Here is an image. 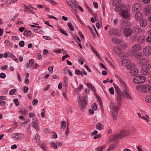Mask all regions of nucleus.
<instances>
[{
    "instance_id": "1",
    "label": "nucleus",
    "mask_w": 151,
    "mask_h": 151,
    "mask_svg": "<svg viewBox=\"0 0 151 151\" xmlns=\"http://www.w3.org/2000/svg\"><path fill=\"white\" fill-rule=\"evenodd\" d=\"M113 84L115 91L117 92L116 97L117 98L118 106L121 105L122 101V93L121 92L120 89L116 85L115 83H114Z\"/></svg>"
},
{
    "instance_id": "2",
    "label": "nucleus",
    "mask_w": 151,
    "mask_h": 151,
    "mask_svg": "<svg viewBox=\"0 0 151 151\" xmlns=\"http://www.w3.org/2000/svg\"><path fill=\"white\" fill-rule=\"evenodd\" d=\"M121 64L123 66L126 67L128 70L131 69L132 67H134V65L132 64L131 61L129 60H122L121 61Z\"/></svg>"
},
{
    "instance_id": "3",
    "label": "nucleus",
    "mask_w": 151,
    "mask_h": 151,
    "mask_svg": "<svg viewBox=\"0 0 151 151\" xmlns=\"http://www.w3.org/2000/svg\"><path fill=\"white\" fill-rule=\"evenodd\" d=\"M110 106L113 119L114 120H116L117 116V107L112 102H111Z\"/></svg>"
},
{
    "instance_id": "4",
    "label": "nucleus",
    "mask_w": 151,
    "mask_h": 151,
    "mask_svg": "<svg viewBox=\"0 0 151 151\" xmlns=\"http://www.w3.org/2000/svg\"><path fill=\"white\" fill-rule=\"evenodd\" d=\"M136 88L140 92H147L151 89V85L148 84L138 86Z\"/></svg>"
},
{
    "instance_id": "5",
    "label": "nucleus",
    "mask_w": 151,
    "mask_h": 151,
    "mask_svg": "<svg viewBox=\"0 0 151 151\" xmlns=\"http://www.w3.org/2000/svg\"><path fill=\"white\" fill-rule=\"evenodd\" d=\"M151 67L150 64L143 65L141 66V68L142 69L141 73L142 74L145 75H146L148 74V71L150 69Z\"/></svg>"
},
{
    "instance_id": "6",
    "label": "nucleus",
    "mask_w": 151,
    "mask_h": 151,
    "mask_svg": "<svg viewBox=\"0 0 151 151\" xmlns=\"http://www.w3.org/2000/svg\"><path fill=\"white\" fill-rule=\"evenodd\" d=\"M146 79L145 77L142 76H137L135 77L133 81L136 83H142L144 82Z\"/></svg>"
},
{
    "instance_id": "7",
    "label": "nucleus",
    "mask_w": 151,
    "mask_h": 151,
    "mask_svg": "<svg viewBox=\"0 0 151 151\" xmlns=\"http://www.w3.org/2000/svg\"><path fill=\"white\" fill-rule=\"evenodd\" d=\"M128 91V88H126L124 89L123 90L122 93V98L124 96L127 99L131 100L132 99V98L131 96L127 92Z\"/></svg>"
},
{
    "instance_id": "8",
    "label": "nucleus",
    "mask_w": 151,
    "mask_h": 151,
    "mask_svg": "<svg viewBox=\"0 0 151 151\" xmlns=\"http://www.w3.org/2000/svg\"><path fill=\"white\" fill-rule=\"evenodd\" d=\"M132 32V29L129 28H124L123 31V34L126 37H128L131 36Z\"/></svg>"
},
{
    "instance_id": "9",
    "label": "nucleus",
    "mask_w": 151,
    "mask_h": 151,
    "mask_svg": "<svg viewBox=\"0 0 151 151\" xmlns=\"http://www.w3.org/2000/svg\"><path fill=\"white\" fill-rule=\"evenodd\" d=\"M109 33L111 35H116L118 36L120 35V31L114 28H111L109 30Z\"/></svg>"
},
{
    "instance_id": "10",
    "label": "nucleus",
    "mask_w": 151,
    "mask_h": 151,
    "mask_svg": "<svg viewBox=\"0 0 151 151\" xmlns=\"http://www.w3.org/2000/svg\"><path fill=\"white\" fill-rule=\"evenodd\" d=\"M143 52L146 56H149L151 54V47L147 46L143 50Z\"/></svg>"
},
{
    "instance_id": "11",
    "label": "nucleus",
    "mask_w": 151,
    "mask_h": 151,
    "mask_svg": "<svg viewBox=\"0 0 151 151\" xmlns=\"http://www.w3.org/2000/svg\"><path fill=\"white\" fill-rule=\"evenodd\" d=\"M121 14L122 16L125 18L127 19L129 18V16L128 10L127 9H123L122 12Z\"/></svg>"
},
{
    "instance_id": "12",
    "label": "nucleus",
    "mask_w": 151,
    "mask_h": 151,
    "mask_svg": "<svg viewBox=\"0 0 151 151\" xmlns=\"http://www.w3.org/2000/svg\"><path fill=\"white\" fill-rule=\"evenodd\" d=\"M120 137L122 138L125 137L129 135V131L127 130H121L120 132Z\"/></svg>"
},
{
    "instance_id": "13",
    "label": "nucleus",
    "mask_w": 151,
    "mask_h": 151,
    "mask_svg": "<svg viewBox=\"0 0 151 151\" xmlns=\"http://www.w3.org/2000/svg\"><path fill=\"white\" fill-rule=\"evenodd\" d=\"M110 138L112 139L113 141L116 140H119L122 138L120 137V134H115L113 135L110 136Z\"/></svg>"
},
{
    "instance_id": "14",
    "label": "nucleus",
    "mask_w": 151,
    "mask_h": 151,
    "mask_svg": "<svg viewBox=\"0 0 151 151\" xmlns=\"http://www.w3.org/2000/svg\"><path fill=\"white\" fill-rule=\"evenodd\" d=\"M149 59L147 58H141L138 61V63L140 64H146V63H148Z\"/></svg>"
},
{
    "instance_id": "15",
    "label": "nucleus",
    "mask_w": 151,
    "mask_h": 151,
    "mask_svg": "<svg viewBox=\"0 0 151 151\" xmlns=\"http://www.w3.org/2000/svg\"><path fill=\"white\" fill-rule=\"evenodd\" d=\"M79 101L80 102L78 101V102L80 108L82 109L85 108L87 104V102H86V101H83V100H81L80 99Z\"/></svg>"
},
{
    "instance_id": "16",
    "label": "nucleus",
    "mask_w": 151,
    "mask_h": 151,
    "mask_svg": "<svg viewBox=\"0 0 151 151\" xmlns=\"http://www.w3.org/2000/svg\"><path fill=\"white\" fill-rule=\"evenodd\" d=\"M130 73L132 76H134L138 74V70L137 69L132 67Z\"/></svg>"
},
{
    "instance_id": "17",
    "label": "nucleus",
    "mask_w": 151,
    "mask_h": 151,
    "mask_svg": "<svg viewBox=\"0 0 151 151\" xmlns=\"http://www.w3.org/2000/svg\"><path fill=\"white\" fill-rule=\"evenodd\" d=\"M117 145V142H114L110 145L108 148L106 150V151H110L111 150L114 149Z\"/></svg>"
},
{
    "instance_id": "18",
    "label": "nucleus",
    "mask_w": 151,
    "mask_h": 151,
    "mask_svg": "<svg viewBox=\"0 0 151 151\" xmlns=\"http://www.w3.org/2000/svg\"><path fill=\"white\" fill-rule=\"evenodd\" d=\"M141 46L138 44H136L132 47L133 51L134 52H136L140 50Z\"/></svg>"
},
{
    "instance_id": "19",
    "label": "nucleus",
    "mask_w": 151,
    "mask_h": 151,
    "mask_svg": "<svg viewBox=\"0 0 151 151\" xmlns=\"http://www.w3.org/2000/svg\"><path fill=\"white\" fill-rule=\"evenodd\" d=\"M139 5L137 4H134L132 7V11L134 12H136L138 11L139 8Z\"/></svg>"
},
{
    "instance_id": "20",
    "label": "nucleus",
    "mask_w": 151,
    "mask_h": 151,
    "mask_svg": "<svg viewBox=\"0 0 151 151\" xmlns=\"http://www.w3.org/2000/svg\"><path fill=\"white\" fill-rule=\"evenodd\" d=\"M12 136L13 138H15L17 139H20L23 136V135L19 133H14L12 135Z\"/></svg>"
},
{
    "instance_id": "21",
    "label": "nucleus",
    "mask_w": 151,
    "mask_h": 151,
    "mask_svg": "<svg viewBox=\"0 0 151 151\" xmlns=\"http://www.w3.org/2000/svg\"><path fill=\"white\" fill-rule=\"evenodd\" d=\"M123 6V4H119L117 6H116L115 8V11L116 12L121 11L122 10Z\"/></svg>"
},
{
    "instance_id": "22",
    "label": "nucleus",
    "mask_w": 151,
    "mask_h": 151,
    "mask_svg": "<svg viewBox=\"0 0 151 151\" xmlns=\"http://www.w3.org/2000/svg\"><path fill=\"white\" fill-rule=\"evenodd\" d=\"M145 40V38L144 36L143 35H141L139 36L138 38L137 42L139 44L142 43Z\"/></svg>"
},
{
    "instance_id": "23",
    "label": "nucleus",
    "mask_w": 151,
    "mask_h": 151,
    "mask_svg": "<svg viewBox=\"0 0 151 151\" xmlns=\"http://www.w3.org/2000/svg\"><path fill=\"white\" fill-rule=\"evenodd\" d=\"M142 14L140 12H137L135 15V19L138 20H140L142 17Z\"/></svg>"
},
{
    "instance_id": "24",
    "label": "nucleus",
    "mask_w": 151,
    "mask_h": 151,
    "mask_svg": "<svg viewBox=\"0 0 151 151\" xmlns=\"http://www.w3.org/2000/svg\"><path fill=\"white\" fill-rule=\"evenodd\" d=\"M113 50L115 53L117 54H120L121 52V48L119 47H114Z\"/></svg>"
},
{
    "instance_id": "25",
    "label": "nucleus",
    "mask_w": 151,
    "mask_h": 151,
    "mask_svg": "<svg viewBox=\"0 0 151 151\" xmlns=\"http://www.w3.org/2000/svg\"><path fill=\"white\" fill-rule=\"evenodd\" d=\"M140 24L141 27H145L147 24V22L145 19H143L140 21Z\"/></svg>"
},
{
    "instance_id": "26",
    "label": "nucleus",
    "mask_w": 151,
    "mask_h": 151,
    "mask_svg": "<svg viewBox=\"0 0 151 151\" xmlns=\"http://www.w3.org/2000/svg\"><path fill=\"white\" fill-rule=\"evenodd\" d=\"M32 34L31 31L27 29H25L23 35L25 36H30Z\"/></svg>"
},
{
    "instance_id": "27",
    "label": "nucleus",
    "mask_w": 151,
    "mask_h": 151,
    "mask_svg": "<svg viewBox=\"0 0 151 151\" xmlns=\"http://www.w3.org/2000/svg\"><path fill=\"white\" fill-rule=\"evenodd\" d=\"M121 0H113L112 4L114 6H116L121 3Z\"/></svg>"
},
{
    "instance_id": "28",
    "label": "nucleus",
    "mask_w": 151,
    "mask_h": 151,
    "mask_svg": "<svg viewBox=\"0 0 151 151\" xmlns=\"http://www.w3.org/2000/svg\"><path fill=\"white\" fill-rule=\"evenodd\" d=\"M96 128L98 129L101 130L104 128V127L101 124L98 123L96 125Z\"/></svg>"
},
{
    "instance_id": "29",
    "label": "nucleus",
    "mask_w": 151,
    "mask_h": 151,
    "mask_svg": "<svg viewBox=\"0 0 151 151\" xmlns=\"http://www.w3.org/2000/svg\"><path fill=\"white\" fill-rule=\"evenodd\" d=\"M87 86L88 88H91V89L94 92L96 91V90L94 87L90 83H87Z\"/></svg>"
},
{
    "instance_id": "30",
    "label": "nucleus",
    "mask_w": 151,
    "mask_h": 151,
    "mask_svg": "<svg viewBox=\"0 0 151 151\" xmlns=\"http://www.w3.org/2000/svg\"><path fill=\"white\" fill-rule=\"evenodd\" d=\"M25 7V10H24L25 11L27 12H29L31 13H32L33 14H34V12H33L32 10L29 7H27L25 5H24Z\"/></svg>"
},
{
    "instance_id": "31",
    "label": "nucleus",
    "mask_w": 151,
    "mask_h": 151,
    "mask_svg": "<svg viewBox=\"0 0 151 151\" xmlns=\"http://www.w3.org/2000/svg\"><path fill=\"white\" fill-rule=\"evenodd\" d=\"M134 56L136 58H142L143 56V55L140 52H138L137 53L135 54Z\"/></svg>"
},
{
    "instance_id": "32",
    "label": "nucleus",
    "mask_w": 151,
    "mask_h": 151,
    "mask_svg": "<svg viewBox=\"0 0 151 151\" xmlns=\"http://www.w3.org/2000/svg\"><path fill=\"white\" fill-rule=\"evenodd\" d=\"M145 101L147 103L151 102V95L146 96L145 98Z\"/></svg>"
},
{
    "instance_id": "33",
    "label": "nucleus",
    "mask_w": 151,
    "mask_h": 151,
    "mask_svg": "<svg viewBox=\"0 0 151 151\" xmlns=\"http://www.w3.org/2000/svg\"><path fill=\"white\" fill-rule=\"evenodd\" d=\"M133 30L135 31L136 33H140L141 32V30L140 29V27L138 26H136L134 27Z\"/></svg>"
},
{
    "instance_id": "34",
    "label": "nucleus",
    "mask_w": 151,
    "mask_h": 151,
    "mask_svg": "<svg viewBox=\"0 0 151 151\" xmlns=\"http://www.w3.org/2000/svg\"><path fill=\"white\" fill-rule=\"evenodd\" d=\"M29 66L30 67H32L34 66V60L31 59L29 60Z\"/></svg>"
},
{
    "instance_id": "35",
    "label": "nucleus",
    "mask_w": 151,
    "mask_h": 151,
    "mask_svg": "<svg viewBox=\"0 0 151 151\" xmlns=\"http://www.w3.org/2000/svg\"><path fill=\"white\" fill-rule=\"evenodd\" d=\"M142 119L145 120L147 122L149 121V116L147 114H145V116H142Z\"/></svg>"
},
{
    "instance_id": "36",
    "label": "nucleus",
    "mask_w": 151,
    "mask_h": 151,
    "mask_svg": "<svg viewBox=\"0 0 151 151\" xmlns=\"http://www.w3.org/2000/svg\"><path fill=\"white\" fill-rule=\"evenodd\" d=\"M67 25H68V27L70 29L71 31H73V30L74 29V27L73 26L71 23L68 22V23Z\"/></svg>"
},
{
    "instance_id": "37",
    "label": "nucleus",
    "mask_w": 151,
    "mask_h": 151,
    "mask_svg": "<svg viewBox=\"0 0 151 151\" xmlns=\"http://www.w3.org/2000/svg\"><path fill=\"white\" fill-rule=\"evenodd\" d=\"M75 74L78 75H81L82 77L83 75L82 72L78 69H76Z\"/></svg>"
},
{
    "instance_id": "38",
    "label": "nucleus",
    "mask_w": 151,
    "mask_h": 151,
    "mask_svg": "<svg viewBox=\"0 0 151 151\" xmlns=\"http://www.w3.org/2000/svg\"><path fill=\"white\" fill-rule=\"evenodd\" d=\"M68 78L65 76L64 78V86L65 87H67L68 86V81L67 79Z\"/></svg>"
},
{
    "instance_id": "39",
    "label": "nucleus",
    "mask_w": 151,
    "mask_h": 151,
    "mask_svg": "<svg viewBox=\"0 0 151 151\" xmlns=\"http://www.w3.org/2000/svg\"><path fill=\"white\" fill-rule=\"evenodd\" d=\"M144 11L146 13L147 15H149V13L150 12V10L148 7L145 8L144 10Z\"/></svg>"
},
{
    "instance_id": "40",
    "label": "nucleus",
    "mask_w": 151,
    "mask_h": 151,
    "mask_svg": "<svg viewBox=\"0 0 151 151\" xmlns=\"http://www.w3.org/2000/svg\"><path fill=\"white\" fill-rule=\"evenodd\" d=\"M59 31L60 32L62 33L63 34H64L66 36H68V34L67 33L66 31H65L64 30L62 29L61 28H60L59 29Z\"/></svg>"
},
{
    "instance_id": "41",
    "label": "nucleus",
    "mask_w": 151,
    "mask_h": 151,
    "mask_svg": "<svg viewBox=\"0 0 151 151\" xmlns=\"http://www.w3.org/2000/svg\"><path fill=\"white\" fill-rule=\"evenodd\" d=\"M61 127L64 129L65 128L66 122L65 121H62L61 122Z\"/></svg>"
},
{
    "instance_id": "42",
    "label": "nucleus",
    "mask_w": 151,
    "mask_h": 151,
    "mask_svg": "<svg viewBox=\"0 0 151 151\" xmlns=\"http://www.w3.org/2000/svg\"><path fill=\"white\" fill-rule=\"evenodd\" d=\"M111 41L115 44L118 43L119 42L118 40L116 38H113L111 39Z\"/></svg>"
},
{
    "instance_id": "43",
    "label": "nucleus",
    "mask_w": 151,
    "mask_h": 151,
    "mask_svg": "<svg viewBox=\"0 0 151 151\" xmlns=\"http://www.w3.org/2000/svg\"><path fill=\"white\" fill-rule=\"evenodd\" d=\"M35 139L36 140L37 142L38 143H39L40 142V139L39 135H38V134H36L35 135Z\"/></svg>"
},
{
    "instance_id": "44",
    "label": "nucleus",
    "mask_w": 151,
    "mask_h": 151,
    "mask_svg": "<svg viewBox=\"0 0 151 151\" xmlns=\"http://www.w3.org/2000/svg\"><path fill=\"white\" fill-rule=\"evenodd\" d=\"M33 126L37 125L38 124V122L36 118L34 119L32 122Z\"/></svg>"
},
{
    "instance_id": "45",
    "label": "nucleus",
    "mask_w": 151,
    "mask_h": 151,
    "mask_svg": "<svg viewBox=\"0 0 151 151\" xmlns=\"http://www.w3.org/2000/svg\"><path fill=\"white\" fill-rule=\"evenodd\" d=\"M91 108L94 110H96L97 109V105L96 103H94L91 106Z\"/></svg>"
},
{
    "instance_id": "46",
    "label": "nucleus",
    "mask_w": 151,
    "mask_h": 151,
    "mask_svg": "<svg viewBox=\"0 0 151 151\" xmlns=\"http://www.w3.org/2000/svg\"><path fill=\"white\" fill-rule=\"evenodd\" d=\"M17 90L15 88L12 89L9 92V94L10 95H12L16 92Z\"/></svg>"
},
{
    "instance_id": "47",
    "label": "nucleus",
    "mask_w": 151,
    "mask_h": 151,
    "mask_svg": "<svg viewBox=\"0 0 151 151\" xmlns=\"http://www.w3.org/2000/svg\"><path fill=\"white\" fill-rule=\"evenodd\" d=\"M51 146L55 149L58 148V147L56 143H54V142H52L50 143Z\"/></svg>"
},
{
    "instance_id": "48",
    "label": "nucleus",
    "mask_w": 151,
    "mask_h": 151,
    "mask_svg": "<svg viewBox=\"0 0 151 151\" xmlns=\"http://www.w3.org/2000/svg\"><path fill=\"white\" fill-rule=\"evenodd\" d=\"M38 27H36L35 28L33 29L34 31L37 33H39L41 32H42V31L40 29H39Z\"/></svg>"
},
{
    "instance_id": "49",
    "label": "nucleus",
    "mask_w": 151,
    "mask_h": 151,
    "mask_svg": "<svg viewBox=\"0 0 151 151\" xmlns=\"http://www.w3.org/2000/svg\"><path fill=\"white\" fill-rule=\"evenodd\" d=\"M121 55H122L123 58H126L128 57V54L125 52H123L121 54Z\"/></svg>"
},
{
    "instance_id": "50",
    "label": "nucleus",
    "mask_w": 151,
    "mask_h": 151,
    "mask_svg": "<svg viewBox=\"0 0 151 151\" xmlns=\"http://www.w3.org/2000/svg\"><path fill=\"white\" fill-rule=\"evenodd\" d=\"M66 2L70 6H71L72 5H74V4L71 0H66Z\"/></svg>"
},
{
    "instance_id": "51",
    "label": "nucleus",
    "mask_w": 151,
    "mask_h": 151,
    "mask_svg": "<svg viewBox=\"0 0 151 151\" xmlns=\"http://www.w3.org/2000/svg\"><path fill=\"white\" fill-rule=\"evenodd\" d=\"M28 90H29V88L27 87L26 86H24V88H23V90L24 91V93H27V92L28 91Z\"/></svg>"
},
{
    "instance_id": "52",
    "label": "nucleus",
    "mask_w": 151,
    "mask_h": 151,
    "mask_svg": "<svg viewBox=\"0 0 151 151\" xmlns=\"http://www.w3.org/2000/svg\"><path fill=\"white\" fill-rule=\"evenodd\" d=\"M27 111L25 110V109H22L21 111H20V113L22 114H26V112H27Z\"/></svg>"
},
{
    "instance_id": "53",
    "label": "nucleus",
    "mask_w": 151,
    "mask_h": 151,
    "mask_svg": "<svg viewBox=\"0 0 151 151\" xmlns=\"http://www.w3.org/2000/svg\"><path fill=\"white\" fill-rule=\"evenodd\" d=\"M87 27L90 30L92 34L93 35V36H94V35H95V32L93 31V30L92 29V28L90 26H88Z\"/></svg>"
},
{
    "instance_id": "54",
    "label": "nucleus",
    "mask_w": 151,
    "mask_h": 151,
    "mask_svg": "<svg viewBox=\"0 0 151 151\" xmlns=\"http://www.w3.org/2000/svg\"><path fill=\"white\" fill-rule=\"evenodd\" d=\"M35 129L36 130L37 132H38L40 131L39 127V123L37 125H36L35 126H33Z\"/></svg>"
},
{
    "instance_id": "55",
    "label": "nucleus",
    "mask_w": 151,
    "mask_h": 151,
    "mask_svg": "<svg viewBox=\"0 0 151 151\" xmlns=\"http://www.w3.org/2000/svg\"><path fill=\"white\" fill-rule=\"evenodd\" d=\"M14 102L15 103V104L17 106H18L19 105V103L18 101V100L17 99H14L13 100Z\"/></svg>"
},
{
    "instance_id": "56",
    "label": "nucleus",
    "mask_w": 151,
    "mask_h": 151,
    "mask_svg": "<svg viewBox=\"0 0 151 151\" xmlns=\"http://www.w3.org/2000/svg\"><path fill=\"white\" fill-rule=\"evenodd\" d=\"M19 45L21 47H23L24 45V42L23 41H20L19 43Z\"/></svg>"
},
{
    "instance_id": "57",
    "label": "nucleus",
    "mask_w": 151,
    "mask_h": 151,
    "mask_svg": "<svg viewBox=\"0 0 151 151\" xmlns=\"http://www.w3.org/2000/svg\"><path fill=\"white\" fill-rule=\"evenodd\" d=\"M147 42L149 43L151 42V37L150 36H147L146 39Z\"/></svg>"
},
{
    "instance_id": "58",
    "label": "nucleus",
    "mask_w": 151,
    "mask_h": 151,
    "mask_svg": "<svg viewBox=\"0 0 151 151\" xmlns=\"http://www.w3.org/2000/svg\"><path fill=\"white\" fill-rule=\"evenodd\" d=\"M40 146L42 149L44 150H45V147L46 146L45 144L42 143L40 145Z\"/></svg>"
},
{
    "instance_id": "59",
    "label": "nucleus",
    "mask_w": 151,
    "mask_h": 151,
    "mask_svg": "<svg viewBox=\"0 0 151 151\" xmlns=\"http://www.w3.org/2000/svg\"><path fill=\"white\" fill-rule=\"evenodd\" d=\"M45 110L44 109H42V112L41 113V115L42 117H44L45 116Z\"/></svg>"
},
{
    "instance_id": "60",
    "label": "nucleus",
    "mask_w": 151,
    "mask_h": 151,
    "mask_svg": "<svg viewBox=\"0 0 151 151\" xmlns=\"http://www.w3.org/2000/svg\"><path fill=\"white\" fill-rule=\"evenodd\" d=\"M109 91L110 93L111 94H113L114 93V91L113 88L112 87L109 89Z\"/></svg>"
},
{
    "instance_id": "61",
    "label": "nucleus",
    "mask_w": 151,
    "mask_h": 151,
    "mask_svg": "<svg viewBox=\"0 0 151 151\" xmlns=\"http://www.w3.org/2000/svg\"><path fill=\"white\" fill-rule=\"evenodd\" d=\"M67 71L68 72V74L70 76H72V73L70 70H65L64 72H65V73H66Z\"/></svg>"
},
{
    "instance_id": "62",
    "label": "nucleus",
    "mask_w": 151,
    "mask_h": 151,
    "mask_svg": "<svg viewBox=\"0 0 151 151\" xmlns=\"http://www.w3.org/2000/svg\"><path fill=\"white\" fill-rule=\"evenodd\" d=\"M48 70L51 74L53 72V67L52 66H50L48 68Z\"/></svg>"
},
{
    "instance_id": "63",
    "label": "nucleus",
    "mask_w": 151,
    "mask_h": 151,
    "mask_svg": "<svg viewBox=\"0 0 151 151\" xmlns=\"http://www.w3.org/2000/svg\"><path fill=\"white\" fill-rule=\"evenodd\" d=\"M6 75L4 73H1L0 74V77L2 78H6Z\"/></svg>"
},
{
    "instance_id": "64",
    "label": "nucleus",
    "mask_w": 151,
    "mask_h": 151,
    "mask_svg": "<svg viewBox=\"0 0 151 151\" xmlns=\"http://www.w3.org/2000/svg\"><path fill=\"white\" fill-rule=\"evenodd\" d=\"M121 84L123 87H124V89L126 88H128L126 86V83L124 81H123L121 83Z\"/></svg>"
}]
</instances>
